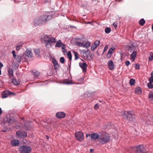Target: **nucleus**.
I'll list each match as a JSON object with an SVG mask.
<instances>
[{"instance_id":"nucleus-1","label":"nucleus","mask_w":153,"mask_h":153,"mask_svg":"<svg viewBox=\"0 0 153 153\" xmlns=\"http://www.w3.org/2000/svg\"><path fill=\"white\" fill-rule=\"evenodd\" d=\"M110 140V136L109 134L105 132H102L100 133V136L99 139V142L102 144L107 143Z\"/></svg>"},{"instance_id":"nucleus-2","label":"nucleus","mask_w":153,"mask_h":153,"mask_svg":"<svg viewBox=\"0 0 153 153\" xmlns=\"http://www.w3.org/2000/svg\"><path fill=\"white\" fill-rule=\"evenodd\" d=\"M122 115L123 118L129 121H132L135 118V116L133 111H125L123 112Z\"/></svg>"},{"instance_id":"nucleus-3","label":"nucleus","mask_w":153,"mask_h":153,"mask_svg":"<svg viewBox=\"0 0 153 153\" xmlns=\"http://www.w3.org/2000/svg\"><path fill=\"white\" fill-rule=\"evenodd\" d=\"M42 22V25L44 24L52 18L51 15L48 14H43L40 16Z\"/></svg>"},{"instance_id":"nucleus-4","label":"nucleus","mask_w":153,"mask_h":153,"mask_svg":"<svg viewBox=\"0 0 153 153\" xmlns=\"http://www.w3.org/2000/svg\"><path fill=\"white\" fill-rule=\"evenodd\" d=\"M20 152L21 153H29L31 151V148L27 146H22L19 149Z\"/></svg>"},{"instance_id":"nucleus-5","label":"nucleus","mask_w":153,"mask_h":153,"mask_svg":"<svg viewBox=\"0 0 153 153\" xmlns=\"http://www.w3.org/2000/svg\"><path fill=\"white\" fill-rule=\"evenodd\" d=\"M75 137L78 140L81 142L84 140V136L83 134L81 132L78 131L75 134Z\"/></svg>"},{"instance_id":"nucleus-6","label":"nucleus","mask_w":153,"mask_h":153,"mask_svg":"<svg viewBox=\"0 0 153 153\" xmlns=\"http://www.w3.org/2000/svg\"><path fill=\"white\" fill-rule=\"evenodd\" d=\"M134 149L136 150L135 153H143V152L144 147L142 145L135 146L134 147Z\"/></svg>"},{"instance_id":"nucleus-7","label":"nucleus","mask_w":153,"mask_h":153,"mask_svg":"<svg viewBox=\"0 0 153 153\" xmlns=\"http://www.w3.org/2000/svg\"><path fill=\"white\" fill-rule=\"evenodd\" d=\"M100 44V41L99 40H97L93 44L91 47V50L94 51L97 48V47Z\"/></svg>"},{"instance_id":"nucleus-8","label":"nucleus","mask_w":153,"mask_h":153,"mask_svg":"<svg viewBox=\"0 0 153 153\" xmlns=\"http://www.w3.org/2000/svg\"><path fill=\"white\" fill-rule=\"evenodd\" d=\"M16 134L18 137L23 138L27 135V133L24 131H19L16 132Z\"/></svg>"},{"instance_id":"nucleus-9","label":"nucleus","mask_w":153,"mask_h":153,"mask_svg":"<svg viewBox=\"0 0 153 153\" xmlns=\"http://www.w3.org/2000/svg\"><path fill=\"white\" fill-rule=\"evenodd\" d=\"M79 66L82 69V71L84 72H85L86 71V69L87 67V65L86 63L85 62L83 63L81 62L79 63Z\"/></svg>"},{"instance_id":"nucleus-10","label":"nucleus","mask_w":153,"mask_h":153,"mask_svg":"<svg viewBox=\"0 0 153 153\" xmlns=\"http://www.w3.org/2000/svg\"><path fill=\"white\" fill-rule=\"evenodd\" d=\"M41 24L42 25V22L39 16L37 17L34 19V25L36 26Z\"/></svg>"},{"instance_id":"nucleus-11","label":"nucleus","mask_w":153,"mask_h":153,"mask_svg":"<svg viewBox=\"0 0 153 153\" xmlns=\"http://www.w3.org/2000/svg\"><path fill=\"white\" fill-rule=\"evenodd\" d=\"M56 117L59 119L64 118L65 117V113L63 112H58L56 114Z\"/></svg>"},{"instance_id":"nucleus-12","label":"nucleus","mask_w":153,"mask_h":153,"mask_svg":"<svg viewBox=\"0 0 153 153\" xmlns=\"http://www.w3.org/2000/svg\"><path fill=\"white\" fill-rule=\"evenodd\" d=\"M115 49V48L114 47L111 48L109 49L106 55L107 58L109 59L111 57L114 52L113 51Z\"/></svg>"},{"instance_id":"nucleus-13","label":"nucleus","mask_w":153,"mask_h":153,"mask_svg":"<svg viewBox=\"0 0 153 153\" xmlns=\"http://www.w3.org/2000/svg\"><path fill=\"white\" fill-rule=\"evenodd\" d=\"M108 68L111 70H113L114 68V65L113 62L111 60H109L108 62Z\"/></svg>"},{"instance_id":"nucleus-14","label":"nucleus","mask_w":153,"mask_h":153,"mask_svg":"<svg viewBox=\"0 0 153 153\" xmlns=\"http://www.w3.org/2000/svg\"><path fill=\"white\" fill-rule=\"evenodd\" d=\"M15 94L14 93L10 92L8 91H5L2 94V98H5L7 97L10 94Z\"/></svg>"},{"instance_id":"nucleus-15","label":"nucleus","mask_w":153,"mask_h":153,"mask_svg":"<svg viewBox=\"0 0 153 153\" xmlns=\"http://www.w3.org/2000/svg\"><path fill=\"white\" fill-rule=\"evenodd\" d=\"M100 134L99 135L97 133H93L91 134V137L92 140H96L99 139Z\"/></svg>"},{"instance_id":"nucleus-16","label":"nucleus","mask_w":153,"mask_h":153,"mask_svg":"<svg viewBox=\"0 0 153 153\" xmlns=\"http://www.w3.org/2000/svg\"><path fill=\"white\" fill-rule=\"evenodd\" d=\"M48 41H47L46 44V46H47L48 44L51 45L52 43H55L56 42V40L55 38H51L50 37L48 40Z\"/></svg>"},{"instance_id":"nucleus-17","label":"nucleus","mask_w":153,"mask_h":153,"mask_svg":"<svg viewBox=\"0 0 153 153\" xmlns=\"http://www.w3.org/2000/svg\"><path fill=\"white\" fill-rule=\"evenodd\" d=\"M11 143L12 146H16L18 145L19 141L17 140H13L11 141Z\"/></svg>"},{"instance_id":"nucleus-18","label":"nucleus","mask_w":153,"mask_h":153,"mask_svg":"<svg viewBox=\"0 0 153 153\" xmlns=\"http://www.w3.org/2000/svg\"><path fill=\"white\" fill-rule=\"evenodd\" d=\"M26 55L29 58H31L33 56L32 53L31 52V49H27L26 51Z\"/></svg>"},{"instance_id":"nucleus-19","label":"nucleus","mask_w":153,"mask_h":153,"mask_svg":"<svg viewBox=\"0 0 153 153\" xmlns=\"http://www.w3.org/2000/svg\"><path fill=\"white\" fill-rule=\"evenodd\" d=\"M135 92L136 94H141L142 93L141 88L140 87H137L135 89Z\"/></svg>"},{"instance_id":"nucleus-20","label":"nucleus","mask_w":153,"mask_h":153,"mask_svg":"<svg viewBox=\"0 0 153 153\" xmlns=\"http://www.w3.org/2000/svg\"><path fill=\"white\" fill-rule=\"evenodd\" d=\"M8 72L9 73V77L10 78L13 77V70L11 69H9L8 70Z\"/></svg>"},{"instance_id":"nucleus-21","label":"nucleus","mask_w":153,"mask_h":153,"mask_svg":"<svg viewBox=\"0 0 153 153\" xmlns=\"http://www.w3.org/2000/svg\"><path fill=\"white\" fill-rule=\"evenodd\" d=\"M149 98L150 100L153 101V90L150 91L149 94Z\"/></svg>"},{"instance_id":"nucleus-22","label":"nucleus","mask_w":153,"mask_h":153,"mask_svg":"<svg viewBox=\"0 0 153 153\" xmlns=\"http://www.w3.org/2000/svg\"><path fill=\"white\" fill-rule=\"evenodd\" d=\"M62 44L61 41L60 40L57 42L56 44L55 45V47H60L62 46Z\"/></svg>"},{"instance_id":"nucleus-23","label":"nucleus","mask_w":153,"mask_h":153,"mask_svg":"<svg viewBox=\"0 0 153 153\" xmlns=\"http://www.w3.org/2000/svg\"><path fill=\"white\" fill-rule=\"evenodd\" d=\"M23 45V43L22 42H21L19 43L16 46V50L17 51H19L20 49L21 48L22 46Z\"/></svg>"},{"instance_id":"nucleus-24","label":"nucleus","mask_w":153,"mask_h":153,"mask_svg":"<svg viewBox=\"0 0 153 153\" xmlns=\"http://www.w3.org/2000/svg\"><path fill=\"white\" fill-rule=\"evenodd\" d=\"M34 51L36 55L37 56V57H40L39 55V53H40V50L39 49V48H36L34 49Z\"/></svg>"},{"instance_id":"nucleus-25","label":"nucleus","mask_w":153,"mask_h":153,"mask_svg":"<svg viewBox=\"0 0 153 153\" xmlns=\"http://www.w3.org/2000/svg\"><path fill=\"white\" fill-rule=\"evenodd\" d=\"M22 56L21 55H18L16 56L14 58L16 59L17 62H20L21 61V59L22 58Z\"/></svg>"},{"instance_id":"nucleus-26","label":"nucleus","mask_w":153,"mask_h":153,"mask_svg":"<svg viewBox=\"0 0 153 153\" xmlns=\"http://www.w3.org/2000/svg\"><path fill=\"white\" fill-rule=\"evenodd\" d=\"M50 37V36H48L47 35H44L42 38V39L44 40L46 43L47 41H48V40L49 38Z\"/></svg>"},{"instance_id":"nucleus-27","label":"nucleus","mask_w":153,"mask_h":153,"mask_svg":"<svg viewBox=\"0 0 153 153\" xmlns=\"http://www.w3.org/2000/svg\"><path fill=\"white\" fill-rule=\"evenodd\" d=\"M12 82L15 85H18L19 84V81H17L15 79H13L12 80Z\"/></svg>"},{"instance_id":"nucleus-28","label":"nucleus","mask_w":153,"mask_h":153,"mask_svg":"<svg viewBox=\"0 0 153 153\" xmlns=\"http://www.w3.org/2000/svg\"><path fill=\"white\" fill-rule=\"evenodd\" d=\"M53 62L55 68V69H57L59 67V65L57 62L55 60H53Z\"/></svg>"},{"instance_id":"nucleus-29","label":"nucleus","mask_w":153,"mask_h":153,"mask_svg":"<svg viewBox=\"0 0 153 153\" xmlns=\"http://www.w3.org/2000/svg\"><path fill=\"white\" fill-rule=\"evenodd\" d=\"M137 52L136 51H134L132 54L131 55V58H133L134 60V59L135 58L136 56Z\"/></svg>"},{"instance_id":"nucleus-30","label":"nucleus","mask_w":153,"mask_h":153,"mask_svg":"<svg viewBox=\"0 0 153 153\" xmlns=\"http://www.w3.org/2000/svg\"><path fill=\"white\" fill-rule=\"evenodd\" d=\"M91 43L89 42L86 43L85 44H83V47L85 48H88L90 46Z\"/></svg>"},{"instance_id":"nucleus-31","label":"nucleus","mask_w":153,"mask_h":153,"mask_svg":"<svg viewBox=\"0 0 153 153\" xmlns=\"http://www.w3.org/2000/svg\"><path fill=\"white\" fill-rule=\"evenodd\" d=\"M145 22V21L143 19H141L139 22V24L141 25H143Z\"/></svg>"},{"instance_id":"nucleus-32","label":"nucleus","mask_w":153,"mask_h":153,"mask_svg":"<svg viewBox=\"0 0 153 153\" xmlns=\"http://www.w3.org/2000/svg\"><path fill=\"white\" fill-rule=\"evenodd\" d=\"M74 54L75 56V59L76 60L79 58V54L75 51H73Z\"/></svg>"},{"instance_id":"nucleus-33","label":"nucleus","mask_w":153,"mask_h":153,"mask_svg":"<svg viewBox=\"0 0 153 153\" xmlns=\"http://www.w3.org/2000/svg\"><path fill=\"white\" fill-rule=\"evenodd\" d=\"M62 50L63 51V52L64 53H67V51L66 49V46L65 45L62 44Z\"/></svg>"},{"instance_id":"nucleus-34","label":"nucleus","mask_w":153,"mask_h":153,"mask_svg":"<svg viewBox=\"0 0 153 153\" xmlns=\"http://www.w3.org/2000/svg\"><path fill=\"white\" fill-rule=\"evenodd\" d=\"M76 45H78L79 46L83 47V44L82 43L77 42H76Z\"/></svg>"},{"instance_id":"nucleus-35","label":"nucleus","mask_w":153,"mask_h":153,"mask_svg":"<svg viewBox=\"0 0 153 153\" xmlns=\"http://www.w3.org/2000/svg\"><path fill=\"white\" fill-rule=\"evenodd\" d=\"M135 82V81L134 79H131L130 80L129 83L131 85H133L134 84Z\"/></svg>"},{"instance_id":"nucleus-36","label":"nucleus","mask_w":153,"mask_h":153,"mask_svg":"<svg viewBox=\"0 0 153 153\" xmlns=\"http://www.w3.org/2000/svg\"><path fill=\"white\" fill-rule=\"evenodd\" d=\"M111 31V29L109 27H107L105 29V32L106 33H108Z\"/></svg>"},{"instance_id":"nucleus-37","label":"nucleus","mask_w":153,"mask_h":153,"mask_svg":"<svg viewBox=\"0 0 153 153\" xmlns=\"http://www.w3.org/2000/svg\"><path fill=\"white\" fill-rule=\"evenodd\" d=\"M67 56L69 59L71 60L72 58V56L71 52L70 51L68 52L67 54Z\"/></svg>"},{"instance_id":"nucleus-38","label":"nucleus","mask_w":153,"mask_h":153,"mask_svg":"<svg viewBox=\"0 0 153 153\" xmlns=\"http://www.w3.org/2000/svg\"><path fill=\"white\" fill-rule=\"evenodd\" d=\"M64 83L66 84H71V81H69L68 79L65 80L63 82Z\"/></svg>"},{"instance_id":"nucleus-39","label":"nucleus","mask_w":153,"mask_h":153,"mask_svg":"<svg viewBox=\"0 0 153 153\" xmlns=\"http://www.w3.org/2000/svg\"><path fill=\"white\" fill-rule=\"evenodd\" d=\"M152 83L149 82L147 84V86L149 88H153V85L152 84Z\"/></svg>"},{"instance_id":"nucleus-40","label":"nucleus","mask_w":153,"mask_h":153,"mask_svg":"<svg viewBox=\"0 0 153 153\" xmlns=\"http://www.w3.org/2000/svg\"><path fill=\"white\" fill-rule=\"evenodd\" d=\"M60 62L62 63H63L64 62H65V59L63 57H61L60 58Z\"/></svg>"},{"instance_id":"nucleus-41","label":"nucleus","mask_w":153,"mask_h":153,"mask_svg":"<svg viewBox=\"0 0 153 153\" xmlns=\"http://www.w3.org/2000/svg\"><path fill=\"white\" fill-rule=\"evenodd\" d=\"M149 59L150 61L153 60V53L150 55V56L149 57Z\"/></svg>"},{"instance_id":"nucleus-42","label":"nucleus","mask_w":153,"mask_h":153,"mask_svg":"<svg viewBox=\"0 0 153 153\" xmlns=\"http://www.w3.org/2000/svg\"><path fill=\"white\" fill-rule=\"evenodd\" d=\"M149 82H153V77L152 76H151L149 78Z\"/></svg>"},{"instance_id":"nucleus-43","label":"nucleus","mask_w":153,"mask_h":153,"mask_svg":"<svg viewBox=\"0 0 153 153\" xmlns=\"http://www.w3.org/2000/svg\"><path fill=\"white\" fill-rule=\"evenodd\" d=\"M135 68L136 69H138L140 68V65L138 64H136Z\"/></svg>"},{"instance_id":"nucleus-44","label":"nucleus","mask_w":153,"mask_h":153,"mask_svg":"<svg viewBox=\"0 0 153 153\" xmlns=\"http://www.w3.org/2000/svg\"><path fill=\"white\" fill-rule=\"evenodd\" d=\"M39 73L38 72H36L33 73V74L36 76V77H37L39 75Z\"/></svg>"},{"instance_id":"nucleus-45","label":"nucleus","mask_w":153,"mask_h":153,"mask_svg":"<svg viewBox=\"0 0 153 153\" xmlns=\"http://www.w3.org/2000/svg\"><path fill=\"white\" fill-rule=\"evenodd\" d=\"M12 53L13 54V56L14 58H15L16 57V53L14 51H12Z\"/></svg>"},{"instance_id":"nucleus-46","label":"nucleus","mask_w":153,"mask_h":153,"mask_svg":"<svg viewBox=\"0 0 153 153\" xmlns=\"http://www.w3.org/2000/svg\"><path fill=\"white\" fill-rule=\"evenodd\" d=\"M125 64L126 65L128 66L130 65V62L129 61H127L125 62Z\"/></svg>"},{"instance_id":"nucleus-47","label":"nucleus","mask_w":153,"mask_h":153,"mask_svg":"<svg viewBox=\"0 0 153 153\" xmlns=\"http://www.w3.org/2000/svg\"><path fill=\"white\" fill-rule=\"evenodd\" d=\"M108 46H105V47L104 48V51L103 52H104L105 51H106L107 50L108 48Z\"/></svg>"},{"instance_id":"nucleus-48","label":"nucleus","mask_w":153,"mask_h":153,"mask_svg":"<svg viewBox=\"0 0 153 153\" xmlns=\"http://www.w3.org/2000/svg\"><path fill=\"white\" fill-rule=\"evenodd\" d=\"M113 25L115 28L117 27V24L115 22H114L113 24Z\"/></svg>"},{"instance_id":"nucleus-49","label":"nucleus","mask_w":153,"mask_h":153,"mask_svg":"<svg viewBox=\"0 0 153 153\" xmlns=\"http://www.w3.org/2000/svg\"><path fill=\"white\" fill-rule=\"evenodd\" d=\"M99 107L97 104H96L94 106V108L95 109L98 108Z\"/></svg>"},{"instance_id":"nucleus-50","label":"nucleus","mask_w":153,"mask_h":153,"mask_svg":"<svg viewBox=\"0 0 153 153\" xmlns=\"http://www.w3.org/2000/svg\"><path fill=\"white\" fill-rule=\"evenodd\" d=\"M83 56L85 57H88V56L87 55V53L86 52H84L83 53Z\"/></svg>"},{"instance_id":"nucleus-51","label":"nucleus","mask_w":153,"mask_h":153,"mask_svg":"<svg viewBox=\"0 0 153 153\" xmlns=\"http://www.w3.org/2000/svg\"><path fill=\"white\" fill-rule=\"evenodd\" d=\"M132 48H134V46L133 45H132V46H129V49L130 50V51H131V49H132Z\"/></svg>"},{"instance_id":"nucleus-52","label":"nucleus","mask_w":153,"mask_h":153,"mask_svg":"<svg viewBox=\"0 0 153 153\" xmlns=\"http://www.w3.org/2000/svg\"><path fill=\"white\" fill-rule=\"evenodd\" d=\"M3 66V64L1 62H0V69H1V68Z\"/></svg>"},{"instance_id":"nucleus-53","label":"nucleus","mask_w":153,"mask_h":153,"mask_svg":"<svg viewBox=\"0 0 153 153\" xmlns=\"http://www.w3.org/2000/svg\"><path fill=\"white\" fill-rule=\"evenodd\" d=\"M91 136V135L89 134H86V137L87 138L88 137V136Z\"/></svg>"},{"instance_id":"nucleus-54","label":"nucleus","mask_w":153,"mask_h":153,"mask_svg":"<svg viewBox=\"0 0 153 153\" xmlns=\"http://www.w3.org/2000/svg\"><path fill=\"white\" fill-rule=\"evenodd\" d=\"M2 113V111L1 110V108H0V115Z\"/></svg>"},{"instance_id":"nucleus-55","label":"nucleus","mask_w":153,"mask_h":153,"mask_svg":"<svg viewBox=\"0 0 153 153\" xmlns=\"http://www.w3.org/2000/svg\"><path fill=\"white\" fill-rule=\"evenodd\" d=\"M46 138L48 139L49 138V137L48 135H46Z\"/></svg>"},{"instance_id":"nucleus-56","label":"nucleus","mask_w":153,"mask_h":153,"mask_svg":"<svg viewBox=\"0 0 153 153\" xmlns=\"http://www.w3.org/2000/svg\"><path fill=\"white\" fill-rule=\"evenodd\" d=\"M151 76H152L153 77V71H152L151 73Z\"/></svg>"},{"instance_id":"nucleus-57","label":"nucleus","mask_w":153,"mask_h":153,"mask_svg":"<svg viewBox=\"0 0 153 153\" xmlns=\"http://www.w3.org/2000/svg\"><path fill=\"white\" fill-rule=\"evenodd\" d=\"M94 151V150L92 149H91L90 150V152H93Z\"/></svg>"},{"instance_id":"nucleus-58","label":"nucleus","mask_w":153,"mask_h":153,"mask_svg":"<svg viewBox=\"0 0 153 153\" xmlns=\"http://www.w3.org/2000/svg\"><path fill=\"white\" fill-rule=\"evenodd\" d=\"M25 128L26 129V130H28L29 129V128H27V127H25Z\"/></svg>"},{"instance_id":"nucleus-59","label":"nucleus","mask_w":153,"mask_h":153,"mask_svg":"<svg viewBox=\"0 0 153 153\" xmlns=\"http://www.w3.org/2000/svg\"><path fill=\"white\" fill-rule=\"evenodd\" d=\"M48 131H51L52 130V129L51 128H49L48 129Z\"/></svg>"},{"instance_id":"nucleus-60","label":"nucleus","mask_w":153,"mask_h":153,"mask_svg":"<svg viewBox=\"0 0 153 153\" xmlns=\"http://www.w3.org/2000/svg\"><path fill=\"white\" fill-rule=\"evenodd\" d=\"M11 122H12L11 120L10 119V120H9V122L10 123H11Z\"/></svg>"},{"instance_id":"nucleus-61","label":"nucleus","mask_w":153,"mask_h":153,"mask_svg":"<svg viewBox=\"0 0 153 153\" xmlns=\"http://www.w3.org/2000/svg\"><path fill=\"white\" fill-rule=\"evenodd\" d=\"M151 120H152V121L153 122V116L152 117V118H151Z\"/></svg>"},{"instance_id":"nucleus-62","label":"nucleus","mask_w":153,"mask_h":153,"mask_svg":"<svg viewBox=\"0 0 153 153\" xmlns=\"http://www.w3.org/2000/svg\"><path fill=\"white\" fill-rule=\"evenodd\" d=\"M152 30H153V25L152 26Z\"/></svg>"},{"instance_id":"nucleus-63","label":"nucleus","mask_w":153,"mask_h":153,"mask_svg":"<svg viewBox=\"0 0 153 153\" xmlns=\"http://www.w3.org/2000/svg\"><path fill=\"white\" fill-rule=\"evenodd\" d=\"M1 74V69H0V75Z\"/></svg>"},{"instance_id":"nucleus-64","label":"nucleus","mask_w":153,"mask_h":153,"mask_svg":"<svg viewBox=\"0 0 153 153\" xmlns=\"http://www.w3.org/2000/svg\"><path fill=\"white\" fill-rule=\"evenodd\" d=\"M70 27H73L72 26H70Z\"/></svg>"}]
</instances>
